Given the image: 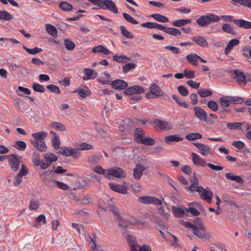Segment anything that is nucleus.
Here are the masks:
<instances>
[{
	"label": "nucleus",
	"instance_id": "obj_4",
	"mask_svg": "<svg viewBox=\"0 0 251 251\" xmlns=\"http://www.w3.org/2000/svg\"><path fill=\"white\" fill-rule=\"evenodd\" d=\"M126 176V173L122 168L119 167H115L107 169V174L105 177L108 179H110L112 176L116 178H124Z\"/></svg>",
	"mask_w": 251,
	"mask_h": 251
},
{
	"label": "nucleus",
	"instance_id": "obj_39",
	"mask_svg": "<svg viewBox=\"0 0 251 251\" xmlns=\"http://www.w3.org/2000/svg\"><path fill=\"white\" fill-rule=\"evenodd\" d=\"M13 19V16L5 10L0 11V20L6 21H11Z\"/></svg>",
	"mask_w": 251,
	"mask_h": 251
},
{
	"label": "nucleus",
	"instance_id": "obj_49",
	"mask_svg": "<svg viewBox=\"0 0 251 251\" xmlns=\"http://www.w3.org/2000/svg\"><path fill=\"white\" fill-rule=\"evenodd\" d=\"M202 135L199 133H191L186 136V138L189 141H194L197 139H201Z\"/></svg>",
	"mask_w": 251,
	"mask_h": 251
},
{
	"label": "nucleus",
	"instance_id": "obj_54",
	"mask_svg": "<svg viewBox=\"0 0 251 251\" xmlns=\"http://www.w3.org/2000/svg\"><path fill=\"white\" fill-rule=\"evenodd\" d=\"M155 142L153 138L151 137H144L141 140L139 144H143L147 146H152L154 144Z\"/></svg>",
	"mask_w": 251,
	"mask_h": 251
},
{
	"label": "nucleus",
	"instance_id": "obj_50",
	"mask_svg": "<svg viewBox=\"0 0 251 251\" xmlns=\"http://www.w3.org/2000/svg\"><path fill=\"white\" fill-rule=\"evenodd\" d=\"M234 3H239L242 6L251 8V0H231Z\"/></svg>",
	"mask_w": 251,
	"mask_h": 251
},
{
	"label": "nucleus",
	"instance_id": "obj_10",
	"mask_svg": "<svg viewBox=\"0 0 251 251\" xmlns=\"http://www.w3.org/2000/svg\"><path fill=\"white\" fill-rule=\"evenodd\" d=\"M193 233L195 235L201 239H208L210 236L206 231L205 226L202 224H199L195 231H193Z\"/></svg>",
	"mask_w": 251,
	"mask_h": 251
},
{
	"label": "nucleus",
	"instance_id": "obj_13",
	"mask_svg": "<svg viewBox=\"0 0 251 251\" xmlns=\"http://www.w3.org/2000/svg\"><path fill=\"white\" fill-rule=\"evenodd\" d=\"M21 166V169L15 177V180L13 183L15 186H17L21 183L23 180V177L26 176L28 173L27 169L25 165L22 164Z\"/></svg>",
	"mask_w": 251,
	"mask_h": 251
},
{
	"label": "nucleus",
	"instance_id": "obj_18",
	"mask_svg": "<svg viewBox=\"0 0 251 251\" xmlns=\"http://www.w3.org/2000/svg\"><path fill=\"white\" fill-rule=\"evenodd\" d=\"M109 187L112 191L122 194H126L127 193V187L123 185L109 183Z\"/></svg>",
	"mask_w": 251,
	"mask_h": 251
},
{
	"label": "nucleus",
	"instance_id": "obj_52",
	"mask_svg": "<svg viewBox=\"0 0 251 251\" xmlns=\"http://www.w3.org/2000/svg\"><path fill=\"white\" fill-rule=\"evenodd\" d=\"M101 156V155H91L88 157V161L93 165H96L99 162Z\"/></svg>",
	"mask_w": 251,
	"mask_h": 251
},
{
	"label": "nucleus",
	"instance_id": "obj_44",
	"mask_svg": "<svg viewBox=\"0 0 251 251\" xmlns=\"http://www.w3.org/2000/svg\"><path fill=\"white\" fill-rule=\"evenodd\" d=\"M151 17L155 19L159 22L167 23L169 21L168 18L161 15L159 14H153L151 15Z\"/></svg>",
	"mask_w": 251,
	"mask_h": 251
},
{
	"label": "nucleus",
	"instance_id": "obj_33",
	"mask_svg": "<svg viewBox=\"0 0 251 251\" xmlns=\"http://www.w3.org/2000/svg\"><path fill=\"white\" fill-rule=\"evenodd\" d=\"M92 52L93 53L100 52L104 55H109L110 53V51L102 45H99L93 48L92 50Z\"/></svg>",
	"mask_w": 251,
	"mask_h": 251
},
{
	"label": "nucleus",
	"instance_id": "obj_6",
	"mask_svg": "<svg viewBox=\"0 0 251 251\" xmlns=\"http://www.w3.org/2000/svg\"><path fill=\"white\" fill-rule=\"evenodd\" d=\"M194 112L195 115L200 121L207 122L208 124L212 125L214 122L209 120L206 111L200 106H195L194 107Z\"/></svg>",
	"mask_w": 251,
	"mask_h": 251
},
{
	"label": "nucleus",
	"instance_id": "obj_59",
	"mask_svg": "<svg viewBox=\"0 0 251 251\" xmlns=\"http://www.w3.org/2000/svg\"><path fill=\"white\" fill-rule=\"evenodd\" d=\"M222 29L224 31H225L226 33L232 34H235V31H234L233 28L230 26V25H229L227 24H225L223 25L222 26Z\"/></svg>",
	"mask_w": 251,
	"mask_h": 251
},
{
	"label": "nucleus",
	"instance_id": "obj_8",
	"mask_svg": "<svg viewBox=\"0 0 251 251\" xmlns=\"http://www.w3.org/2000/svg\"><path fill=\"white\" fill-rule=\"evenodd\" d=\"M7 159L11 169L14 172L17 171L20 165V160L19 157L15 154H8Z\"/></svg>",
	"mask_w": 251,
	"mask_h": 251
},
{
	"label": "nucleus",
	"instance_id": "obj_38",
	"mask_svg": "<svg viewBox=\"0 0 251 251\" xmlns=\"http://www.w3.org/2000/svg\"><path fill=\"white\" fill-rule=\"evenodd\" d=\"M172 211L175 216L178 218L182 217L185 214V208H180L174 206L172 207Z\"/></svg>",
	"mask_w": 251,
	"mask_h": 251
},
{
	"label": "nucleus",
	"instance_id": "obj_24",
	"mask_svg": "<svg viewBox=\"0 0 251 251\" xmlns=\"http://www.w3.org/2000/svg\"><path fill=\"white\" fill-rule=\"evenodd\" d=\"M83 72L86 75V76H84L83 78V79L85 80L94 79L98 75L97 72L89 68H85L84 69Z\"/></svg>",
	"mask_w": 251,
	"mask_h": 251
},
{
	"label": "nucleus",
	"instance_id": "obj_62",
	"mask_svg": "<svg viewBox=\"0 0 251 251\" xmlns=\"http://www.w3.org/2000/svg\"><path fill=\"white\" fill-rule=\"evenodd\" d=\"M53 181L55 183L57 187L63 190H67L69 189V186L65 183L56 180H53Z\"/></svg>",
	"mask_w": 251,
	"mask_h": 251
},
{
	"label": "nucleus",
	"instance_id": "obj_1",
	"mask_svg": "<svg viewBox=\"0 0 251 251\" xmlns=\"http://www.w3.org/2000/svg\"><path fill=\"white\" fill-rule=\"evenodd\" d=\"M47 136V133L43 131L33 133L32 136L34 139L31 141L32 145L38 151L42 152L45 151L47 150V146L44 139Z\"/></svg>",
	"mask_w": 251,
	"mask_h": 251
},
{
	"label": "nucleus",
	"instance_id": "obj_5",
	"mask_svg": "<svg viewBox=\"0 0 251 251\" xmlns=\"http://www.w3.org/2000/svg\"><path fill=\"white\" fill-rule=\"evenodd\" d=\"M66 156H73L74 159H78L81 155L78 149H72L67 147H62L59 152Z\"/></svg>",
	"mask_w": 251,
	"mask_h": 251
},
{
	"label": "nucleus",
	"instance_id": "obj_2",
	"mask_svg": "<svg viewBox=\"0 0 251 251\" xmlns=\"http://www.w3.org/2000/svg\"><path fill=\"white\" fill-rule=\"evenodd\" d=\"M220 20V18L216 15L210 14L200 17L196 21L197 24L200 26H205L211 23V22H217Z\"/></svg>",
	"mask_w": 251,
	"mask_h": 251
},
{
	"label": "nucleus",
	"instance_id": "obj_60",
	"mask_svg": "<svg viewBox=\"0 0 251 251\" xmlns=\"http://www.w3.org/2000/svg\"><path fill=\"white\" fill-rule=\"evenodd\" d=\"M93 170L98 174L103 175L105 177L107 174V169L104 170L101 166H97L95 167Z\"/></svg>",
	"mask_w": 251,
	"mask_h": 251
},
{
	"label": "nucleus",
	"instance_id": "obj_53",
	"mask_svg": "<svg viewBox=\"0 0 251 251\" xmlns=\"http://www.w3.org/2000/svg\"><path fill=\"white\" fill-rule=\"evenodd\" d=\"M23 49H25L28 53L31 55L37 54L41 52L42 50V49L38 47H36L34 49H28L25 46H23Z\"/></svg>",
	"mask_w": 251,
	"mask_h": 251
},
{
	"label": "nucleus",
	"instance_id": "obj_11",
	"mask_svg": "<svg viewBox=\"0 0 251 251\" xmlns=\"http://www.w3.org/2000/svg\"><path fill=\"white\" fill-rule=\"evenodd\" d=\"M194 146L198 149L199 152L203 156H207L208 155H213V151L211 148L203 144L193 143Z\"/></svg>",
	"mask_w": 251,
	"mask_h": 251
},
{
	"label": "nucleus",
	"instance_id": "obj_16",
	"mask_svg": "<svg viewBox=\"0 0 251 251\" xmlns=\"http://www.w3.org/2000/svg\"><path fill=\"white\" fill-rule=\"evenodd\" d=\"M233 78L236 80V81L240 85H246L247 83L246 75L238 70L233 71Z\"/></svg>",
	"mask_w": 251,
	"mask_h": 251
},
{
	"label": "nucleus",
	"instance_id": "obj_19",
	"mask_svg": "<svg viewBox=\"0 0 251 251\" xmlns=\"http://www.w3.org/2000/svg\"><path fill=\"white\" fill-rule=\"evenodd\" d=\"M144 92L145 89L143 87L138 85H134L126 89L124 91V93L126 95H132L133 94H142Z\"/></svg>",
	"mask_w": 251,
	"mask_h": 251
},
{
	"label": "nucleus",
	"instance_id": "obj_37",
	"mask_svg": "<svg viewBox=\"0 0 251 251\" xmlns=\"http://www.w3.org/2000/svg\"><path fill=\"white\" fill-rule=\"evenodd\" d=\"M113 59L116 62L121 63H126L130 61V58L123 55H115L113 56Z\"/></svg>",
	"mask_w": 251,
	"mask_h": 251
},
{
	"label": "nucleus",
	"instance_id": "obj_45",
	"mask_svg": "<svg viewBox=\"0 0 251 251\" xmlns=\"http://www.w3.org/2000/svg\"><path fill=\"white\" fill-rule=\"evenodd\" d=\"M14 147L19 151H23L26 147V144L22 141H17L15 142Z\"/></svg>",
	"mask_w": 251,
	"mask_h": 251
},
{
	"label": "nucleus",
	"instance_id": "obj_26",
	"mask_svg": "<svg viewBox=\"0 0 251 251\" xmlns=\"http://www.w3.org/2000/svg\"><path fill=\"white\" fill-rule=\"evenodd\" d=\"M144 134V131L142 128H136L134 131V138L136 142L139 144L141 140L144 137H143Z\"/></svg>",
	"mask_w": 251,
	"mask_h": 251
},
{
	"label": "nucleus",
	"instance_id": "obj_40",
	"mask_svg": "<svg viewBox=\"0 0 251 251\" xmlns=\"http://www.w3.org/2000/svg\"><path fill=\"white\" fill-rule=\"evenodd\" d=\"M191 23V20L190 19H180L175 21L173 23V25L176 27H182Z\"/></svg>",
	"mask_w": 251,
	"mask_h": 251
},
{
	"label": "nucleus",
	"instance_id": "obj_3",
	"mask_svg": "<svg viewBox=\"0 0 251 251\" xmlns=\"http://www.w3.org/2000/svg\"><path fill=\"white\" fill-rule=\"evenodd\" d=\"M150 91L146 94V97L148 99H154L164 96L163 91L155 83L150 85Z\"/></svg>",
	"mask_w": 251,
	"mask_h": 251
},
{
	"label": "nucleus",
	"instance_id": "obj_27",
	"mask_svg": "<svg viewBox=\"0 0 251 251\" xmlns=\"http://www.w3.org/2000/svg\"><path fill=\"white\" fill-rule=\"evenodd\" d=\"M183 138L177 134L171 135L167 136L165 138V142L167 144H171L172 142H177L181 141Z\"/></svg>",
	"mask_w": 251,
	"mask_h": 251
},
{
	"label": "nucleus",
	"instance_id": "obj_57",
	"mask_svg": "<svg viewBox=\"0 0 251 251\" xmlns=\"http://www.w3.org/2000/svg\"><path fill=\"white\" fill-rule=\"evenodd\" d=\"M198 94L202 98H205L212 95V93L211 91L208 89L203 90L199 89L198 91Z\"/></svg>",
	"mask_w": 251,
	"mask_h": 251
},
{
	"label": "nucleus",
	"instance_id": "obj_43",
	"mask_svg": "<svg viewBox=\"0 0 251 251\" xmlns=\"http://www.w3.org/2000/svg\"><path fill=\"white\" fill-rule=\"evenodd\" d=\"M51 126L52 128L55 130H58L60 131H64L66 130L65 126L59 122H52L51 123Z\"/></svg>",
	"mask_w": 251,
	"mask_h": 251
},
{
	"label": "nucleus",
	"instance_id": "obj_41",
	"mask_svg": "<svg viewBox=\"0 0 251 251\" xmlns=\"http://www.w3.org/2000/svg\"><path fill=\"white\" fill-rule=\"evenodd\" d=\"M60 8L63 11L67 12L73 9V6L66 1H61L59 4Z\"/></svg>",
	"mask_w": 251,
	"mask_h": 251
},
{
	"label": "nucleus",
	"instance_id": "obj_56",
	"mask_svg": "<svg viewBox=\"0 0 251 251\" xmlns=\"http://www.w3.org/2000/svg\"><path fill=\"white\" fill-rule=\"evenodd\" d=\"M123 16L124 19L129 23L133 25H137L138 24V22L129 14L124 13Z\"/></svg>",
	"mask_w": 251,
	"mask_h": 251
},
{
	"label": "nucleus",
	"instance_id": "obj_25",
	"mask_svg": "<svg viewBox=\"0 0 251 251\" xmlns=\"http://www.w3.org/2000/svg\"><path fill=\"white\" fill-rule=\"evenodd\" d=\"M40 223H42L44 225L47 224L46 218L44 215H40L35 218L33 226L37 229L40 228L41 227V225L40 224Z\"/></svg>",
	"mask_w": 251,
	"mask_h": 251
},
{
	"label": "nucleus",
	"instance_id": "obj_12",
	"mask_svg": "<svg viewBox=\"0 0 251 251\" xmlns=\"http://www.w3.org/2000/svg\"><path fill=\"white\" fill-rule=\"evenodd\" d=\"M44 158L46 162L42 163L41 169H46L48 168L53 162H55L57 160L58 157L55 154L51 153H46L44 154Z\"/></svg>",
	"mask_w": 251,
	"mask_h": 251
},
{
	"label": "nucleus",
	"instance_id": "obj_36",
	"mask_svg": "<svg viewBox=\"0 0 251 251\" xmlns=\"http://www.w3.org/2000/svg\"><path fill=\"white\" fill-rule=\"evenodd\" d=\"M132 251H151L150 246L147 244H144L142 246L139 245L132 246Z\"/></svg>",
	"mask_w": 251,
	"mask_h": 251
},
{
	"label": "nucleus",
	"instance_id": "obj_20",
	"mask_svg": "<svg viewBox=\"0 0 251 251\" xmlns=\"http://www.w3.org/2000/svg\"><path fill=\"white\" fill-rule=\"evenodd\" d=\"M199 195L203 200L206 201L208 202L211 203L212 202L213 194L207 187L206 188L203 187V191L200 192Z\"/></svg>",
	"mask_w": 251,
	"mask_h": 251
},
{
	"label": "nucleus",
	"instance_id": "obj_29",
	"mask_svg": "<svg viewBox=\"0 0 251 251\" xmlns=\"http://www.w3.org/2000/svg\"><path fill=\"white\" fill-rule=\"evenodd\" d=\"M50 134L52 137L51 139V143L54 149L57 150L59 148L60 141L58 135L54 131H51Z\"/></svg>",
	"mask_w": 251,
	"mask_h": 251
},
{
	"label": "nucleus",
	"instance_id": "obj_22",
	"mask_svg": "<svg viewBox=\"0 0 251 251\" xmlns=\"http://www.w3.org/2000/svg\"><path fill=\"white\" fill-rule=\"evenodd\" d=\"M225 176L229 180L235 181L241 184L244 183V179L241 176L235 175L233 173H226L225 175Z\"/></svg>",
	"mask_w": 251,
	"mask_h": 251
},
{
	"label": "nucleus",
	"instance_id": "obj_63",
	"mask_svg": "<svg viewBox=\"0 0 251 251\" xmlns=\"http://www.w3.org/2000/svg\"><path fill=\"white\" fill-rule=\"evenodd\" d=\"M240 126L239 127V130H240L242 131H246L247 130H249L251 128V125L246 122H242L240 123Z\"/></svg>",
	"mask_w": 251,
	"mask_h": 251
},
{
	"label": "nucleus",
	"instance_id": "obj_42",
	"mask_svg": "<svg viewBox=\"0 0 251 251\" xmlns=\"http://www.w3.org/2000/svg\"><path fill=\"white\" fill-rule=\"evenodd\" d=\"M120 29L122 34L126 38L132 39L134 37V35L132 33L128 31L124 25H121L120 26Z\"/></svg>",
	"mask_w": 251,
	"mask_h": 251
},
{
	"label": "nucleus",
	"instance_id": "obj_46",
	"mask_svg": "<svg viewBox=\"0 0 251 251\" xmlns=\"http://www.w3.org/2000/svg\"><path fill=\"white\" fill-rule=\"evenodd\" d=\"M165 32L174 36H177L181 34V31L179 29L173 27H166Z\"/></svg>",
	"mask_w": 251,
	"mask_h": 251
},
{
	"label": "nucleus",
	"instance_id": "obj_14",
	"mask_svg": "<svg viewBox=\"0 0 251 251\" xmlns=\"http://www.w3.org/2000/svg\"><path fill=\"white\" fill-rule=\"evenodd\" d=\"M102 5L100 7L102 9H108L115 14L118 13L115 3L111 0H103Z\"/></svg>",
	"mask_w": 251,
	"mask_h": 251
},
{
	"label": "nucleus",
	"instance_id": "obj_64",
	"mask_svg": "<svg viewBox=\"0 0 251 251\" xmlns=\"http://www.w3.org/2000/svg\"><path fill=\"white\" fill-rule=\"evenodd\" d=\"M240 122L228 123L226 124L227 127L229 129H238L240 127Z\"/></svg>",
	"mask_w": 251,
	"mask_h": 251
},
{
	"label": "nucleus",
	"instance_id": "obj_51",
	"mask_svg": "<svg viewBox=\"0 0 251 251\" xmlns=\"http://www.w3.org/2000/svg\"><path fill=\"white\" fill-rule=\"evenodd\" d=\"M64 45L66 49L68 50H72L75 48V44L69 39L64 40Z\"/></svg>",
	"mask_w": 251,
	"mask_h": 251
},
{
	"label": "nucleus",
	"instance_id": "obj_35",
	"mask_svg": "<svg viewBox=\"0 0 251 251\" xmlns=\"http://www.w3.org/2000/svg\"><path fill=\"white\" fill-rule=\"evenodd\" d=\"M186 190L191 193L195 191L199 193L201 192V191H203V187L199 186V184H191L190 186L186 188Z\"/></svg>",
	"mask_w": 251,
	"mask_h": 251
},
{
	"label": "nucleus",
	"instance_id": "obj_34",
	"mask_svg": "<svg viewBox=\"0 0 251 251\" xmlns=\"http://www.w3.org/2000/svg\"><path fill=\"white\" fill-rule=\"evenodd\" d=\"M46 30L49 34L53 37H55L57 36V30L56 27L52 25L47 24L46 25Z\"/></svg>",
	"mask_w": 251,
	"mask_h": 251
},
{
	"label": "nucleus",
	"instance_id": "obj_9",
	"mask_svg": "<svg viewBox=\"0 0 251 251\" xmlns=\"http://www.w3.org/2000/svg\"><path fill=\"white\" fill-rule=\"evenodd\" d=\"M153 124L155 128L162 130H170L173 128L171 123L161 120H156L153 121Z\"/></svg>",
	"mask_w": 251,
	"mask_h": 251
},
{
	"label": "nucleus",
	"instance_id": "obj_58",
	"mask_svg": "<svg viewBox=\"0 0 251 251\" xmlns=\"http://www.w3.org/2000/svg\"><path fill=\"white\" fill-rule=\"evenodd\" d=\"M207 105L213 111L216 112L218 109V104L214 100H209L207 103Z\"/></svg>",
	"mask_w": 251,
	"mask_h": 251
},
{
	"label": "nucleus",
	"instance_id": "obj_32",
	"mask_svg": "<svg viewBox=\"0 0 251 251\" xmlns=\"http://www.w3.org/2000/svg\"><path fill=\"white\" fill-rule=\"evenodd\" d=\"M74 92L77 93L82 98H86L90 93L89 88L86 86H84L83 88H79L74 91Z\"/></svg>",
	"mask_w": 251,
	"mask_h": 251
},
{
	"label": "nucleus",
	"instance_id": "obj_48",
	"mask_svg": "<svg viewBox=\"0 0 251 251\" xmlns=\"http://www.w3.org/2000/svg\"><path fill=\"white\" fill-rule=\"evenodd\" d=\"M136 66V64L133 63H129L124 65L122 67L123 72L126 74L129 71L134 69Z\"/></svg>",
	"mask_w": 251,
	"mask_h": 251
},
{
	"label": "nucleus",
	"instance_id": "obj_23",
	"mask_svg": "<svg viewBox=\"0 0 251 251\" xmlns=\"http://www.w3.org/2000/svg\"><path fill=\"white\" fill-rule=\"evenodd\" d=\"M192 40L200 47H207L208 46L207 41L203 36H195L192 38Z\"/></svg>",
	"mask_w": 251,
	"mask_h": 251
},
{
	"label": "nucleus",
	"instance_id": "obj_31",
	"mask_svg": "<svg viewBox=\"0 0 251 251\" xmlns=\"http://www.w3.org/2000/svg\"><path fill=\"white\" fill-rule=\"evenodd\" d=\"M186 59L190 64L194 66L198 65V60L200 56L196 53L188 54L186 56Z\"/></svg>",
	"mask_w": 251,
	"mask_h": 251
},
{
	"label": "nucleus",
	"instance_id": "obj_30",
	"mask_svg": "<svg viewBox=\"0 0 251 251\" xmlns=\"http://www.w3.org/2000/svg\"><path fill=\"white\" fill-rule=\"evenodd\" d=\"M233 23L238 26L244 28H251V22L243 19H238L233 21Z\"/></svg>",
	"mask_w": 251,
	"mask_h": 251
},
{
	"label": "nucleus",
	"instance_id": "obj_55",
	"mask_svg": "<svg viewBox=\"0 0 251 251\" xmlns=\"http://www.w3.org/2000/svg\"><path fill=\"white\" fill-rule=\"evenodd\" d=\"M32 88L34 91L40 93H43L46 90L43 85H41L37 83H33Z\"/></svg>",
	"mask_w": 251,
	"mask_h": 251
},
{
	"label": "nucleus",
	"instance_id": "obj_28",
	"mask_svg": "<svg viewBox=\"0 0 251 251\" xmlns=\"http://www.w3.org/2000/svg\"><path fill=\"white\" fill-rule=\"evenodd\" d=\"M144 170L145 168L144 166L140 164L137 165L133 171V176L134 178L137 179H140Z\"/></svg>",
	"mask_w": 251,
	"mask_h": 251
},
{
	"label": "nucleus",
	"instance_id": "obj_7",
	"mask_svg": "<svg viewBox=\"0 0 251 251\" xmlns=\"http://www.w3.org/2000/svg\"><path fill=\"white\" fill-rule=\"evenodd\" d=\"M138 201L145 204L161 205L162 202L158 198L152 196H141L138 197Z\"/></svg>",
	"mask_w": 251,
	"mask_h": 251
},
{
	"label": "nucleus",
	"instance_id": "obj_61",
	"mask_svg": "<svg viewBox=\"0 0 251 251\" xmlns=\"http://www.w3.org/2000/svg\"><path fill=\"white\" fill-rule=\"evenodd\" d=\"M172 98L176 100V101L180 106H183L186 108L189 107V104H187L186 102L181 100L179 99V98L176 95H173L172 96Z\"/></svg>",
	"mask_w": 251,
	"mask_h": 251
},
{
	"label": "nucleus",
	"instance_id": "obj_15",
	"mask_svg": "<svg viewBox=\"0 0 251 251\" xmlns=\"http://www.w3.org/2000/svg\"><path fill=\"white\" fill-rule=\"evenodd\" d=\"M191 157L194 164L197 167H204L206 166V161L199 154L195 152L191 153Z\"/></svg>",
	"mask_w": 251,
	"mask_h": 251
},
{
	"label": "nucleus",
	"instance_id": "obj_47",
	"mask_svg": "<svg viewBox=\"0 0 251 251\" xmlns=\"http://www.w3.org/2000/svg\"><path fill=\"white\" fill-rule=\"evenodd\" d=\"M32 160L35 166H40L41 167V164L43 162L40 160V155L38 152L36 151L33 153Z\"/></svg>",
	"mask_w": 251,
	"mask_h": 251
},
{
	"label": "nucleus",
	"instance_id": "obj_17",
	"mask_svg": "<svg viewBox=\"0 0 251 251\" xmlns=\"http://www.w3.org/2000/svg\"><path fill=\"white\" fill-rule=\"evenodd\" d=\"M111 85L114 89L122 90H126L128 84L125 81L119 79L112 81L111 83Z\"/></svg>",
	"mask_w": 251,
	"mask_h": 251
},
{
	"label": "nucleus",
	"instance_id": "obj_21",
	"mask_svg": "<svg viewBox=\"0 0 251 251\" xmlns=\"http://www.w3.org/2000/svg\"><path fill=\"white\" fill-rule=\"evenodd\" d=\"M240 43L239 40L237 39H233L230 40L227 43L224 50V53L227 55L229 52L233 49L235 47L239 45Z\"/></svg>",
	"mask_w": 251,
	"mask_h": 251
}]
</instances>
